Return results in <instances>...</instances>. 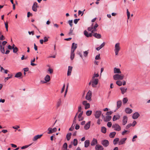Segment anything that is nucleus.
<instances>
[{
  "label": "nucleus",
  "instance_id": "obj_58",
  "mask_svg": "<svg viewBox=\"0 0 150 150\" xmlns=\"http://www.w3.org/2000/svg\"><path fill=\"white\" fill-rule=\"evenodd\" d=\"M80 20L79 18L78 19H76L74 20V23L75 24H76L78 21Z\"/></svg>",
  "mask_w": 150,
  "mask_h": 150
},
{
  "label": "nucleus",
  "instance_id": "obj_47",
  "mask_svg": "<svg viewBox=\"0 0 150 150\" xmlns=\"http://www.w3.org/2000/svg\"><path fill=\"white\" fill-rule=\"evenodd\" d=\"M88 51H86L83 52V55L84 57H86L88 54Z\"/></svg>",
  "mask_w": 150,
  "mask_h": 150
},
{
  "label": "nucleus",
  "instance_id": "obj_8",
  "mask_svg": "<svg viewBox=\"0 0 150 150\" xmlns=\"http://www.w3.org/2000/svg\"><path fill=\"white\" fill-rule=\"evenodd\" d=\"M102 114V112L100 111H96L95 116L96 119H98Z\"/></svg>",
  "mask_w": 150,
  "mask_h": 150
},
{
  "label": "nucleus",
  "instance_id": "obj_17",
  "mask_svg": "<svg viewBox=\"0 0 150 150\" xmlns=\"http://www.w3.org/2000/svg\"><path fill=\"white\" fill-rule=\"evenodd\" d=\"M139 116V114L138 112L134 113L132 115V118L134 119H137Z\"/></svg>",
  "mask_w": 150,
  "mask_h": 150
},
{
  "label": "nucleus",
  "instance_id": "obj_48",
  "mask_svg": "<svg viewBox=\"0 0 150 150\" xmlns=\"http://www.w3.org/2000/svg\"><path fill=\"white\" fill-rule=\"evenodd\" d=\"M131 126H132V124L129 123L128 124L126 127V129H128L129 127H130Z\"/></svg>",
  "mask_w": 150,
  "mask_h": 150
},
{
  "label": "nucleus",
  "instance_id": "obj_59",
  "mask_svg": "<svg viewBox=\"0 0 150 150\" xmlns=\"http://www.w3.org/2000/svg\"><path fill=\"white\" fill-rule=\"evenodd\" d=\"M112 124L111 122H108L107 124V126L109 127H110L112 126Z\"/></svg>",
  "mask_w": 150,
  "mask_h": 150
},
{
  "label": "nucleus",
  "instance_id": "obj_55",
  "mask_svg": "<svg viewBox=\"0 0 150 150\" xmlns=\"http://www.w3.org/2000/svg\"><path fill=\"white\" fill-rule=\"evenodd\" d=\"M127 132H128V133H129V131L126 130H125L124 131H123L122 133V135H125L126 133Z\"/></svg>",
  "mask_w": 150,
  "mask_h": 150
},
{
  "label": "nucleus",
  "instance_id": "obj_1",
  "mask_svg": "<svg viewBox=\"0 0 150 150\" xmlns=\"http://www.w3.org/2000/svg\"><path fill=\"white\" fill-rule=\"evenodd\" d=\"M124 76L123 74H116L113 76V79L115 80H121L124 78Z\"/></svg>",
  "mask_w": 150,
  "mask_h": 150
},
{
  "label": "nucleus",
  "instance_id": "obj_51",
  "mask_svg": "<svg viewBox=\"0 0 150 150\" xmlns=\"http://www.w3.org/2000/svg\"><path fill=\"white\" fill-rule=\"evenodd\" d=\"M99 75L98 74H94L93 75V76L92 77V79H95V77H98L99 76Z\"/></svg>",
  "mask_w": 150,
  "mask_h": 150
},
{
  "label": "nucleus",
  "instance_id": "obj_53",
  "mask_svg": "<svg viewBox=\"0 0 150 150\" xmlns=\"http://www.w3.org/2000/svg\"><path fill=\"white\" fill-rule=\"evenodd\" d=\"M127 16L128 19L130 16V13L129 11H128V9L127 10Z\"/></svg>",
  "mask_w": 150,
  "mask_h": 150
},
{
  "label": "nucleus",
  "instance_id": "obj_19",
  "mask_svg": "<svg viewBox=\"0 0 150 150\" xmlns=\"http://www.w3.org/2000/svg\"><path fill=\"white\" fill-rule=\"evenodd\" d=\"M120 116L118 114H117L116 115H114L113 117V121H115L117 120H119L120 118Z\"/></svg>",
  "mask_w": 150,
  "mask_h": 150
},
{
  "label": "nucleus",
  "instance_id": "obj_56",
  "mask_svg": "<svg viewBox=\"0 0 150 150\" xmlns=\"http://www.w3.org/2000/svg\"><path fill=\"white\" fill-rule=\"evenodd\" d=\"M12 75L11 74L10 76V77L5 78V79H4L5 81H6L8 79L11 78L12 77Z\"/></svg>",
  "mask_w": 150,
  "mask_h": 150
},
{
  "label": "nucleus",
  "instance_id": "obj_34",
  "mask_svg": "<svg viewBox=\"0 0 150 150\" xmlns=\"http://www.w3.org/2000/svg\"><path fill=\"white\" fill-rule=\"evenodd\" d=\"M71 133H68L66 135V138L67 141H69L71 137Z\"/></svg>",
  "mask_w": 150,
  "mask_h": 150
},
{
  "label": "nucleus",
  "instance_id": "obj_46",
  "mask_svg": "<svg viewBox=\"0 0 150 150\" xmlns=\"http://www.w3.org/2000/svg\"><path fill=\"white\" fill-rule=\"evenodd\" d=\"M4 24L6 29V31H8V22H5Z\"/></svg>",
  "mask_w": 150,
  "mask_h": 150
},
{
  "label": "nucleus",
  "instance_id": "obj_7",
  "mask_svg": "<svg viewBox=\"0 0 150 150\" xmlns=\"http://www.w3.org/2000/svg\"><path fill=\"white\" fill-rule=\"evenodd\" d=\"M48 132H47V133L48 134H50L56 132L57 130V129L56 127H54L53 129L49 127L48 129Z\"/></svg>",
  "mask_w": 150,
  "mask_h": 150
},
{
  "label": "nucleus",
  "instance_id": "obj_39",
  "mask_svg": "<svg viewBox=\"0 0 150 150\" xmlns=\"http://www.w3.org/2000/svg\"><path fill=\"white\" fill-rule=\"evenodd\" d=\"M92 111L91 110H88L86 112V115L88 116H90L92 114Z\"/></svg>",
  "mask_w": 150,
  "mask_h": 150
},
{
  "label": "nucleus",
  "instance_id": "obj_44",
  "mask_svg": "<svg viewBox=\"0 0 150 150\" xmlns=\"http://www.w3.org/2000/svg\"><path fill=\"white\" fill-rule=\"evenodd\" d=\"M67 144L66 143H65L63 146V148L66 150H67Z\"/></svg>",
  "mask_w": 150,
  "mask_h": 150
},
{
  "label": "nucleus",
  "instance_id": "obj_9",
  "mask_svg": "<svg viewBox=\"0 0 150 150\" xmlns=\"http://www.w3.org/2000/svg\"><path fill=\"white\" fill-rule=\"evenodd\" d=\"M38 7V4L36 2H35L32 6V9L33 11L36 12L37 11V8Z\"/></svg>",
  "mask_w": 150,
  "mask_h": 150
},
{
  "label": "nucleus",
  "instance_id": "obj_23",
  "mask_svg": "<svg viewBox=\"0 0 150 150\" xmlns=\"http://www.w3.org/2000/svg\"><path fill=\"white\" fill-rule=\"evenodd\" d=\"M120 89L122 93L124 94L127 92V88L124 87H121L120 88Z\"/></svg>",
  "mask_w": 150,
  "mask_h": 150
},
{
  "label": "nucleus",
  "instance_id": "obj_40",
  "mask_svg": "<svg viewBox=\"0 0 150 150\" xmlns=\"http://www.w3.org/2000/svg\"><path fill=\"white\" fill-rule=\"evenodd\" d=\"M116 83L119 86H122V82L120 81H116Z\"/></svg>",
  "mask_w": 150,
  "mask_h": 150
},
{
  "label": "nucleus",
  "instance_id": "obj_4",
  "mask_svg": "<svg viewBox=\"0 0 150 150\" xmlns=\"http://www.w3.org/2000/svg\"><path fill=\"white\" fill-rule=\"evenodd\" d=\"M92 96V92L89 90L87 93L86 96V99L88 100H91Z\"/></svg>",
  "mask_w": 150,
  "mask_h": 150
},
{
  "label": "nucleus",
  "instance_id": "obj_11",
  "mask_svg": "<svg viewBox=\"0 0 150 150\" xmlns=\"http://www.w3.org/2000/svg\"><path fill=\"white\" fill-rule=\"evenodd\" d=\"M128 120L127 117L126 116H124L123 117V119L122 120V124L123 125H125L127 122Z\"/></svg>",
  "mask_w": 150,
  "mask_h": 150
},
{
  "label": "nucleus",
  "instance_id": "obj_54",
  "mask_svg": "<svg viewBox=\"0 0 150 150\" xmlns=\"http://www.w3.org/2000/svg\"><path fill=\"white\" fill-rule=\"evenodd\" d=\"M96 60H98L100 59V54L97 55L95 58Z\"/></svg>",
  "mask_w": 150,
  "mask_h": 150
},
{
  "label": "nucleus",
  "instance_id": "obj_2",
  "mask_svg": "<svg viewBox=\"0 0 150 150\" xmlns=\"http://www.w3.org/2000/svg\"><path fill=\"white\" fill-rule=\"evenodd\" d=\"M115 48L114 51L115 55H117L120 49V43H116L115 45Z\"/></svg>",
  "mask_w": 150,
  "mask_h": 150
},
{
  "label": "nucleus",
  "instance_id": "obj_62",
  "mask_svg": "<svg viewBox=\"0 0 150 150\" xmlns=\"http://www.w3.org/2000/svg\"><path fill=\"white\" fill-rule=\"evenodd\" d=\"M137 124V122L136 121L134 120L132 124V126L133 127L134 126Z\"/></svg>",
  "mask_w": 150,
  "mask_h": 150
},
{
  "label": "nucleus",
  "instance_id": "obj_25",
  "mask_svg": "<svg viewBox=\"0 0 150 150\" xmlns=\"http://www.w3.org/2000/svg\"><path fill=\"white\" fill-rule=\"evenodd\" d=\"M83 113V111H82L80 113L78 116L79 118V121L82 120L83 119V117H82V115Z\"/></svg>",
  "mask_w": 150,
  "mask_h": 150
},
{
  "label": "nucleus",
  "instance_id": "obj_61",
  "mask_svg": "<svg viewBox=\"0 0 150 150\" xmlns=\"http://www.w3.org/2000/svg\"><path fill=\"white\" fill-rule=\"evenodd\" d=\"M93 29V27L92 26L91 27H89L88 28V31H91Z\"/></svg>",
  "mask_w": 150,
  "mask_h": 150
},
{
  "label": "nucleus",
  "instance_id": "obj_21",
  "mask_svg": "<svg viewBox=\"0 0 150 150\" xmlns=\"http://www.w3.org/2000/svg\"><path fill=\"white\" fill-rule=\"evenodd\" d=\"M90 124L91 122L89 121L84 126V128L85 130H87L89 129L90 127Z\"/></svg>",
  "mask_w": 150,
  "mask_h": 150
},
{
  "label": "nucleus",
  "instance_id": "obj_41",
  "mask_svg": "<svg viewBox=\"0 0 150 150\" xmlns=\"http://www.w3.org/2000/svg\"><path fill=\"white\" fill-rule=\"evenodd\" d=\"M13 51L14 53H16L18 51V48L17 47H15V48H13Z\"/></svg>",
  "mask_w": 150,
  "mask_h": 150
},
{
  "label": "nucleus",
  "instance_id": "obj_63",
  "mask_svg": "<svg viewBox=\"0 0 150 150\" xmlns=\"http://www.w3.org/2000/svg\"><path fill=\"white\" fill-rule=\"evenodd\" d=\"M112 111L107 112L106 113V115H111L112 114Z\"/></svg>",
  "mask_w": 150,
  "mask_h": 150
},
{
  "label": "nucleus",
  "instance_id": "obj_37",
  "mask_svg": "<svg viewBox=\"0 0 150 150\" xmlns=\"http://www.w3.org/2000/svg\"><path fill=\"white\" fill-rule=\"evenodd\" d=\"M106 129L105 127H101V132H102L104 133H105L106 132Z\"/></svg>",
  "mask_w": 150,
  "mask_h": 150
},
{
  "label": "nucleus",
  "instance_id": "obj_26",
  "mask_svg": "<svg viewBox=\"0 0 150 150\" xmlns=\"http://www.w3.org/2000/svg\"><path fill=\"white\" fill-rule=\"evenodd\" d=\"M72 69V67L70 66H69L67 73V75L68 76H69L71 74Z\"/></svg>",
  "mask_w": 150,
  "mask_h": 150
},
{
  "label": "nucleus",
  "instance_id": "obj_35",
  "mask_svg": "<svg viewBox=\"0 0 150 150\" xmlns=\"http://www.w3.org/2000/svg\"><path fill=\"white\" fill-rule=\"evenodd\" d=\"M22 75V74L20 72H18L17 73L15 76V77L16 78H19L21 77Z\"/></svg>",
  "mask_w": 150,
  "mask_h": 150
},
{
  "label": "nucleus",
  "instance_id": "obj_6",
  "mask_svg": "<svg viewBox=\"0 0 150 150\" xmlns=\"http://www.w3.org/2000/svg\"><path fill=\"white\" fill-rule=\"evenodd\" d=\"M102 144L105 147L108 146L109 144V142L107 140H103L101 141Z\"/></svg>",
  "mask_w": 150,
  "mask_h": 150
},
{
  "label": "nucleus",
  "instance_id": "obj_15",
  "mask_svg": "<svg viewBox=\"0 0 150 150\" xmlns=\"http://www.w3.org/2000/svg\"><path fill=\"white\" fill-rule=\"evenodd\" d=\"M122 104V102L121 100H119L117 102V108L116 110L115 111V112L121 106Z\"/></svg>",
  "mask_w": 150,
  "mask_h": 150
},
{
  "label": "nucleus",
  "instance_id": "obj_29",
  "mask_svg": "<svg viewBox=\"0 0 150 150\" xmlns=\"http://www.w3.org/2000/svg\"><path fill=\"white\" fill-rule=\"evenodd\" d=\"M74 56L75 54L74 53V52L73 51H71L70 59L71 60L73 59L74 57Z\"/></svg>",
  "mask_w": 150,
  "mask_h": 150
},
{
  "label": "nucleus",
  "instance_id": "obj_33",
  "mask_svg": "<svg viewBox=\"0 0 150 150\" xmlns=\"http://www.w3.org/2000/svg\"><path fill=\"white\" fill-rule=\"evenodd\" d=\"M0 50L2 53L5 54L4 47L3 46L1 45H0Z\"/></svg>",
  "mask_w": 150,
  "mask_h": 150
},
{
  "label": "nucleus",
  "instance_id": "obj_3",
  "mask_svg": "<svg viewBox=\"0 0 150 150\" xmlns=\"http://www.w3.org/2000/svg\"><path fill=\"white\" fill-rule=\"evenodd\" d=\"M112 128H114L115 130L117 131H119L121 129L120 126L117 124H115L113 125H112Z\"/></svg>",
  "mask_w": 150,
  "mask_h": 150
},
{
  "label": "nucleus",
  "instance_id": "obj_5",
  "mask_svg": "<svg viewBox=\"0 0 150 150\" xmlns=\"http://www.w3.org/2000/svg\"><path fill=\"white\" fill-rule=\"evenodd\" d=\"M93 81H92V87L95 88L96 87V85L98 83V79L96 78L93 79Z\"/></svg>",
  "mask_w": 150,
  "mask_h": 150
},
{
  "label": "nucleus",
  "instance_id": "obj_27",
  "mask_svg": "<svg viewBox=\"0 0 150 150\" xmlns=\"http://www.w3.org/2000/svg\"><path fill=\"white\" fill-rule=\"evenodd\" d=\"M125 112L127 114H129L132 112V110L129 108H126L125 110Z\"/></svg>",
  "mask_w": 150,
  "mask_h": 150
},
{
  "label": "nucleus",
  "instance_id": "obj_24",
  "mask_svg": "<svg viewBox=\"0 0 150 150\" xmlns=\"http://www.w3.org/2000/svg\"><path fill=\"white\" fill-rule=\"evenodd\" d=\"M114 72L115 74H121V73L120 69L116 67H115L114 69Z\"/></svg>",
  "mask_w": 150,
  "mask_h": 150
},
{
  "label": "nucleus",
  "instance_id": "obj_45",
  "mask_svg": "<svg viewBox=\"0 0 150 150\" xmlns=\"http://www.w3.org/2000/svg\"><path fill=\"white\" fill-rule=\"evenodd\" d=\"M68 23L70 25V26L71 27H72V25H73V24H72L73 21H72V20L69 21H68Z\"/></svg>",
  "mask_w": 150,
  "mask_h": 150
},
{
  "label": "nucleus",
  "instance_id": "obj_42",
  "mask_svg": "<svg viewBox=\"0 0 150 150\" xmlns=\"http://www.w3.org/2000/svg\"><path fill=\"white\" fill-rule=\"evenodd\" d=\"M78 143L77 140L76 139H75L74 140L73 144L74 146H76Z\"/></svg>",
  "mask_w": 150,
  "mask_h": 150
},
{
  "label": "nucleus",
  "instance_id": "obj_20",
  "mask_svg": "<svg viewBox=\"0 0 150 150\" xmlns=\"http://www.w3.org/2000/svg\"><path fill=\"white\" fill-rule=\"evenodd\" d=\"M92 35L97 39H100L101 38V36L100 34L97 33H94L92 34Z\"/></svg>",
  "mask_w": 150,
  "mask_h": 150
},
{
  "label": "nucleus",
  "instance_id": "obj_30",
  "mask_svg": "<svg viewBox=\"0 0 150 150\" xmlns=\"http://www.w3.org/2000/svg\"><path fill=\"white\" fill-rule=\"evenodd\" d=\"M116 133L115 132H113L110 133L109 135V136L110 138H113L115 134Z\"/></svg>",
  "mask_w": 150,
  "mask_h": 150
},
{
  "label": "nucleus",
  "instance_id": "obj_49",
  "mask_svg": "<svg viewBox=\"0 0 150 150\" xmlns=\"http://www.w3.org/2000/svg\"><path fill=\"white\" fill-rule=\"evenodd\" d=\"M49 37H48V38H47L46 36H45L44 37V42H47L48 40V38H49Z\"/></svg>",
  "mask_w": 150,
  "mask_h": 150
},
{
  "label": "nucleus",
  "instance_id": "obj_64",
  "mask_svg": "<svg viewBox=\"0 0 150 150\" xmlns=\"http://www.w3.org/2000/svg\"><path fill=\"white\" fill-rule=\"evenodd\" d=\"M105 42H103L99 46V47L101 48H102L105 45Z\"/></svg>",
  "mask_w": 150,
  "mask_h": 150
},
{
  "label": "nucleus",
  "instance_id": "obj_38",
  "mask_svg": "<svg viewBox=\"0 0 150 150\" xmlns=\"http://www.w3.org/2000/svg\"><path fill=\"white\" fill-rule=\"evenodd\" d=\"M61 99H60L57 102V108L59 107L61 105Z\"/></svg>",
  "mask_w": 150,
  "mask_h": 150
},
{
  "label": "nucleus",
  "instance_id": "obj_43",
  "mask_svg": "<svg viewBox=\"0 0 150 150\" xmlns=\"http://www.w3.org/2000/svg\"><path fill=\"white\" fill-rule=\"evenodd\" d=\"M128 101V99L127 97L124 98L123 99V103L124 104L126 103Z\"/></svg>",
  "mask_w": 150,
  "mask_h": 150
},
{
  "label": "nucleus",
  "instance_id": "obj_13",
  "mask_svg": "<svg viewBox=\"0 0 150 150\" xmlns=\"http://www.w3.org/2000/svg\"><path fill=\"white\" fill-rule=\"evenodd\" d=\"M77 47V45L76 44H75L74 42L72 43L71 51H73L74 52L75 50L76 49Z\"/></svg>",
  "mask_w": 150,
  "mask_h": 150
},
{
  "label": "nucleus",
  "instance_id": "obj_52",
  "mask_svg": "<svg viewBox=\"0 0 150 150\" xmlns=\"http://www.w3.org/2000/svg\"><path fill=\"white\" fill-rule=\"evenodd\" d=\"M127 16L128 19L130 16V13L129 11H128V9L127 10Z\"/></svg>",
  "mask_w": 150,
  "mask_h": 150
},
{
  "label": "nucleus",
  "instance_id": "obj_31",
  "mask_svg": "<svg viewBox=\"0 0 150 150\" xmlns=\"http://www.w3.org/2000/svg\"><path fill=\"white\" fill-rule=\"evenodd\" d=\"M45 80L47 82H49L50 80V77L48 75H47L44 78Z\"/></svg>",
  "mask_w": 150,
  "mask_h": 150
},
{
  "label": "nucleus",
  "instance_id": "obj_32",
  "mask_svg": "<svg viewBox=\"0 0 150 150\" xmlns=\"http://www.w3.org/2000/svg\"><path fill=\"white\" fill-rule=\"evenodd\" d=\"M90 144V141L89 140H86L85 142L84 146L85 147H88Z\"/></svg>",
  "mask_w": 150,
  "mask_h": 150
},
{
  "label": "nucleus",
  "instance_id": "obj_60",
  "mask_svg": "<svg viewBox=\"0 0 150 150\" xmlns=\"http://www.w3.org/2000/svg\"><path fill=\"white\" fill-rule=\"evenodd\" d=\"M65 88V84H64L63 85V87L62 89V90H61V93H63V92L64 91Z\"/></svg>",
  "mask_w": 150,
  "mask_h": 150
},
{
  "label": "nucleus",
  "instance_id": "obj_50",
  "mask_svg": "<svg viewBox=\"0 0 150 150\" xmlns=\"http://www.w3.org/2000/svg\"><path fill=\"white\" fill-rule=\"evenodd\" d=\"M30 145H26L24 146H23L21 147L22 149H24L28 147Z\"/></svg>",
  "mask_w": 150,
  "mask_h": 150
},
{
  "label": "nucleus",
  "instance_id": "obj_12",
  "mask_svg": "<svg viewBox=\"0 0 150 150\" xmlns=\"http://www.w3.org/2000/svg\"><path fill=\"white\" fill-rule=\"evenodd\" d=\"M127 139V138H123L121 139L118 142L119 145H121L125 144V142Z\"/></svg>",
  "mask_w": 150,
  "mask_h": 150
},
{
  "label": "nucleus",
  "instance_id": "obj_28",
  "mask_svg": "<svg viewBox=\"0 0 150 150\" xmlns=\"http://www.w3.org/2000/svg\"><path fill=\"white\" fill-rule=\"evenodd\" d=\"M112 118V117L110 116H106L105 118L104 119V121L105 122H108L110 121Z\"/></svg>",
  "mask_w": 150,
  "mask_h": 150
},
{
  "label": "nucleus",
  "instance_id": "obj_16",
  "mask_svg": "<svg viewBox=\"0 0 150 150\" xmlns=\"http://www.w3.org/2000/svg\"><path fill=\"white\" fill-rule=\"evenodd\" d=\"M98 143L97 140L95 138H93L92 142H91V144L92 146H94L97 144Z\"/></svg>",
  "mask_w": 150,
  "mask_h": 150
},
{
  "label": "nucleus",
  "instance_id": "obj_57",
  "mask_svg": "<svg viewBox=\"0 0 150 150\" xmlns=\"http://www.w3.org/2000/svg\"><path fill=\"white\" fill-rule=\"evenodd\" d=\"M78 112H81V105H79L78 107Z\"/></svg>",
  "mask_w": 150,
  "mask_h": 150
},
{
  "label": "nucleus",
  "instance_id": "obj_22",
  "mask_svg": "<svg viewBox=\"0 0 150 150\" xmlns=\"http://www.w3.org/2000/svg\"><path fill=\"white\" fill-rule=\"evenodd\" d=\"M42 135V134H40L38 135L35 136L33 138V141H35L37 140L38 139L40 138Z\"/></svg>",
  "mask_w": 150,
  "mask_h": 150
},
{
  "label": "nucleus",
  "instance_id": "obj_14",
  "mask_svg": "<svg viewBox=\"0 0 150 150\" xmlns=\"http://www.w3.org/2000/svg\"><path fill=\"white\" fill-rule=\"evenodd\" d=\"M95 149L96 150H103L104 149L103 146L99 144L96 145Z\"/></svg>",
  "mask_w": 150,
  "mask_h": 150
},
{
  "label": "nucleus",
  "instance_id": "obj_18",
  "mask_svg": "<svg viewBox=\"0 0 150 150\" xmlns=\"http://www.w3.org/2000/svg\"><path fill=\"white\" fill-rule=\"evenodd\" d=\"M84 34L87 37H91L92 36V33H89L86 30L84 31Z\"/></svg>",
  "mask_w": 150,
  "mask_h": 150
},
{
  "label": "nucleus",
  "instance_id": "obj_10",
  "mask_svg": "<svg viewBox=\"0 0 150 150\" xmlns=\"http://www.w3.org/2000/svg\"><path fill=\"white\" fill-rule=\"evenodd\" d=\"M83 104L85 106V108L87 109L90 107V105L89 103H88L85 100L83 102Z\"/></svg>",
  "mask_w": 150,
  "mask_h": 150
},
{
  "label": "nucleus",
  "instance_id": "obj_36",
  "mask_svg": "<svg viewBox=\"0 0 150 150\" xmlns=\"http://www.w3.org/2000/svg\"><path fill=\"white\" fill-rule=\"evenodd\" d=\"M119 138H118L115 139L113 140V144L115 145L117 144V142H119Z\"/></svg>",
  "mask_w": 150,
  "mask_h": 150
}]
</instances>
